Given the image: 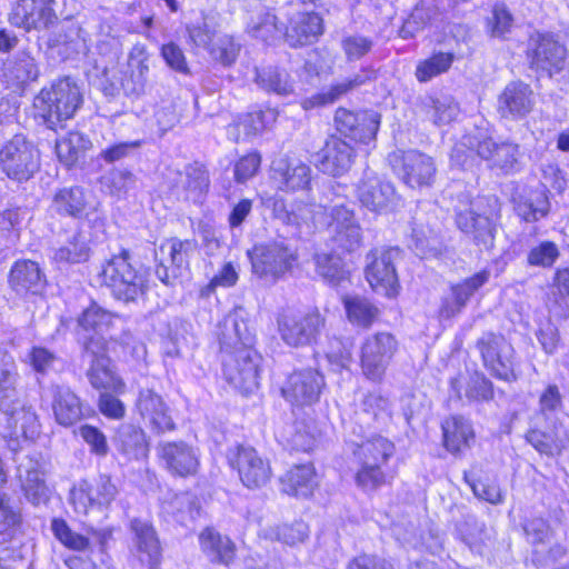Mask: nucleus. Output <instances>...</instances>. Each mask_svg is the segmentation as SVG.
I'll use <instances>...</instances> for the list:
<instances>
[{
  "label": "nucleus",
  "mask_w": 569,
  "mask_h": 569,
  "mask_svg": "<svg viewBox=\"0 0 569 569\" xmlns=\"http://www.w3.org/2000/svg\"><path fill=\"white\" fill-rule=\"evenodd\" d=\"M282 491L295 497L307 498L316 487L312 465H297L281 478Z\"/></svg>",
  "instance_id": "42"
},
{
  "label": "nucleus",
  "mask_w": 569,
  "mask_h": 569,
  "mask_svg": "<svg viewBox=\"0 0 569 569\" xmlns=\"http://www.w3.org/2000/svg\"><path fill=\"white\" fill-rule=\"evenodd\" d=\"M49 391L53 399V415L59 425L70 427L86 417L80 398L69 387L51 385Z\"/></svg>",
  "instance_id": "29"
},
{
  "label": "nucleus",
  "mask_w": 569,
  "mask_h": 569,
  "mask_svg": "<svg viewBox=\"0 0 569 569\" xmlns=\"http://www.w3.org/2000/svg\"><path fill=\"white\" fill-rule=\"evenodd\" d=\"M6 76L18 87L26 86L38 80L40 76L39 63L30 50H19L9 60Z\"/></svg>",
  "instance_id": "41"
},
{
  "label": "nucleus",
  "mask_w": 569,
  "mask_h": 569,
  "mask_svg": "<svg viewBox=\"0 0 569 569\" xmlns=\"http://www.w3.org/2000/svg\"><path fill=\"white\" fill-rule=\"evenodd\" d=\"M273 179L284 191L308 190L312 180L309 164L297 158L283 157L272 163Z\"/></svg>",
  "instance_id": "26"
},
{
  "label": "nucleus",
  "mask_w": 569,
  "mask_h": 569,
  "mask_svg": "<svg viewBox=\"0 0 569 569\" xmlns=\"http://www.w3.org/2000/svg\"><path fill=\"white\" fill-rule=\"evenodd\" d=\"M380 119V113L373 110L352 112L339 108L335 114L338 131L362 143H368L376 138Z\"/></svg>",
  "instance_id": "22"
},
{
  "label": "nucleus",
  "mask_w": 569,
  "mask_h": 569,
  "mask_svg": "<svg viewBox=\"0 0 569 569\" xmlns=\"http://www.w3.org/2000/svg\"><path fill=\"white\" fill-rule=\"evenodd\" d=\"M97 47L101 54L116 59L121 50V41L118 29L110 21L99 24Z\"/></svg>",
  "instance_id": "61"
},
{
  "label": "nucleus",
  "mask_w": 569,
  "mask_h": 569,
  "mask_svg": "<svg viewBox=\"0 0 569 569\" xmlns=\"http://www.w3.org/2000/svg\"><path fill=\"white\" fill-rule=\"evenodd\" d=\"M18 379L19 373L13 357L0 347V399H11L17 396Z\"/></svg>",
  "instance_id": "55"
},
{
  "label": "nucleus",
  "mask_w": 569,
  "mask_h": 569,
  "mask_svg": "<svg viewBox=\"0 0 569 569\" xmlns=\"http://www.w3.org/2000/svg\"><path fill=\"white\" fill-rule=\"evenodd\" d=\"M322 32V19L319 14L298 12L290 19L286 37L291 47H301L315 42Z\"/></svg>",
  "instance_id": "33"
},
{
  "label": "nucleus",
  "mask_w": 569,
  "mask_h": 569,
  "mask_svg": "<svg viewBox=\"0 0 569 569\" xmlns=\"http://www.w3.org/2000/svg\"><path fill=\"white\" fill-rule=\"evenodd\" d=\"M158 450L161 461L171 475L189 477L197 473L199 453L192 446L184 441L163 442Z\"/></svg>",
  "instance_id": "25"
},
{
  "label": "nucleus",
  "mask_w": 569,
  "mask_h": 569,
  "mask_svg": "<svg viewBox=\"0 0 569 569\" xmlns=\"http://www.w3.org/2000/svg\"><path fill=\"white\" fill-rule=\"evenodd\" d=\"M320 207L331 218L328 227L333 246L345 252L358 250L362 244L363 236L353 210L346 206L341 198H337L333 204L320 203Z\"/></svg>",
  "instance_id": "13"
},
{
  "label": "nucleus",
  "mask_w": 569,
  "mask_h": 569,
  "mask_svg": "<svg viewBox=\"0 0 569 569\" xmlns=\"http://www.w3.org/2000/svg\"><path fill=\"white\" fill-rule=\"evenodd\" d=\"M549 200L542 190L531 191L517 203L518 216L527 222L538 221L549 212Z\"/></svg>",
  "instance_id": "50"
},
{
  "label": "nucleus",
  "mask_w": 569,
  "mask_h": 569,
  "mask_svg": "<svg viewBox=\"0 0 569 569\" xmlns=\"http://www.w3.org/2000/svg\"><path fill=\"white\" fill-rule=\"evenodd\" d=\"M357 197L363 207L378 213L392 211L400 201L393 184L371 170H365L357 186Z\"/></svg>",
  "instance_id": "17"
},
{
  "label": "nucleus",
  "mask_w": 569,
  "mask_h": 569,
  "mask_svg": "<svg viewBox=\"0 0 569 569\" xmlns=\"http://www.w3.org/2000/svg\"><path fill=\"white\" fill-rule=\"evenodd\" d=\"M46 461L40 453L26 455L18 459L17 477L26 499L33 506L49 500V489L46 483Z\"/></svg>",
  "instance_id": "19"
},
{
  "label": "nucleus",
  "mask_w": 569,
  "mask_h": 569,
  "mask_svg": "<svg viewBox=\"0 0 569 569\" xmlns=\"http://www.w3.org/2000/svg\"><path fill=\"white\" fill-rule=\"evenodd\" d=\"M200 549L211 563L230 566L237 552L236 543L213 528H206L199 535Z\"/></svg>",
  "instance_id": "32"
},
{
  "label": "nucleus",
  "mask_w": 569,
  "mask_h": 569,
  "mask_svg": "<svg viewBox=\"0 0 569 569\" xmlns=\"http://www.w3.org/2000/svg\"><path fill=\"white\" fill-rule=\"evenodd\" d=\"M317 273L332 286H339L347 280V271L337 254L317 253L315 256Z\"/></svg>",
  "instance_id": "53"
},
{
  "label": "nucleus",
  "mask_w": 569,
  "mask_h": 569,
  "mask_svg": "<svg viewBox=\"0 0 569 569\" xmlns=\"http://www.w3.org/2000/svg\"><path fill=\"white\" fill-rule=\"evenodd\" d=\"M82 358L89 361L90 367L87 377L94 389H110L122 392L124 383L111 367V360L107 356V341L101 336H89L82 345Z\"/></svg>",
  "instance_id": "12"
},
{
  "label": "nucleus",
  "mask_w": 569,
  "mask_h": 569,
  "mask_svg": "<svg viewBox=\"0 0 569 569\" xmlns=\"http://www.w3.org/2000/svg\"><path fill=\"white\" fill-rule=\"evenodd\" d=\"M483 366L497 379L503 381H515L517 379L515 373V349L509 341L502 345L500 351L495 353L491 360H485Z\"/></svg>",
  "instance_id": "47"
},
{
  "label": "nucleus",
  "mask_w": 569,
  "mask_h": 569,
  "mask_svg": "<svg viewBox=\"0 0 569 569\" xmlns=\"http://www.w3.org/2000/svg\"><path fill=\"white\" fill-rule=\"evenodd\" d=\"M230 466L238 471L243 486L257 489L266 486L271 478V467L252 447L238 446L229 456Z\"/></svg>",
  "instance_id": "20"
},
{
  "label": "nucleus",
  "mask_w": 569,
  "mask_h": 569,
  "mask_svg": "<svg viewBox=\"0 0 569 569\" xmlns=\"http://www.w3.org/2000/svg\"><path fill=\"white\" fill-rule=\"evenodd\" d=\"M325 387L323 376L316 369L293 371L281 388L287 401L297 406L311 405L319 400Z\"/></svg>",
  "instance_id": "21"
},
{
  "label": "nucleus",
  "mask_w": 569,
  "mask_h": 569,
  "mask_svg": "<svg viewBox=\"0 0 569 569\" xmlns=\"http://www.w3.org/2000/svg\"><path fill=\"white\" fill-rule=\"evenodd\" d=\"M352 449L360 468L356 473V482L365 491H373L386 483L383 467L393 456L395 445L382 436L353 442Z\"/></svg>",
  "instance_id": "3"
},
{
  "label": "nucleus",
  "mask_w": 569,
  "mask_h": 569,
  "mask_svg": "<svg viewBox=\"0 0 569 569\" xmlns=\"http://www.w3.org/2000/svg\"><path fill=\"white\" fill-rule=\"evenodd\" d=\"M224 331L221 338V350L228 352L237 350V348H251L254 337L248 330L247 323L243 320H238L236 316H228L224 319Z\"/></svg>",
  "instance_id": "43"
},
{
  "label": "nucleus",
  "mask_w": 569,
  "mask_h": 569,
  "mask_svg": "<svg viewBox=\"0 0 569 569\" xmlns=\"http://www.w3.org/2000/svg\"><path fill=\"white\" fill-rule=\"evenodd\" d=\"M136 407L140 416L149 422L157 432L174 429L169 407L153 389L144 388L139 391Z\"/></svg>",
  "instance_id": "27"
},
{
  "label": "nucleus",
  "mask_w": 569,
  "mask_h": 569,
  "mask_svg": "<svg viewBox=\"0 0 569 569\" xmlns=\"http://www.w3.org/2000/svg\"><path fill=\"white\" fill-rule=\"evenodd\" d=\"M89 201L83 188L79 186L58 189L52 198V210L61 216L81 219L87 214Z\"/></svg>",
  "instance_id": "37"
},
{
  "label": "nucleus",
  "mask_w": 569,
  "mask_h": 569,
  "mask_svg": "<svg viewBox=\"0 0 569 569\" xmlns=\"http://www.w3.org/2000/svg\"><path fill=\"white\" fill-rule=\"evenodd\" d=\"M9 284L19 295H38L46 286V276L38 262L22 259L11 267Z\"/></svg>",
  "instance_id": "31"
},
{
  "label": "nucleus",
  "mask_w": 569,
  "mask_h": 569,
  "mask_svg": "<svg viewBox=\"0 0 569 569\" xmlns=\"http://www.w3.org/2000/svg\"><path fill=\"white\" fill-rule=\"evenodd\" d=\"M395 174L411 189L431 188L437 179L435 159L416 149L399 150L389 157Z\"/></svg>",
  "instance_id": "9"
},
{
  "label": "nucleus",
  "mask_w": 569,
  "mask_h": 569,
  "mask_svg": "<svg viewBox=\"0 0 569 569\" xmlns=\"http://www.w3.org/2000/svg\"><path fill=\"white\" fill-rule=\"evenodd\" d=\"M353 149L338 137H330L317 153V166L323 173L340 176L352 164Z\"/></svg>",
  "instance_id": "28"
},
{
  "label": "nucleus",
  "mask_w": 569,
  "mask_h": 569,
  "mask_svg": "<svg viewBox=\"0 0 569 569\" xmlns=\"http://www.w3.org/2000/svg\"><path fill=\"white\" fill-rule=\"evenodd\" d=\"M252 272L262 279L277 281L289 272L297 260L293 249L282 241L256 244L248 250Z\"/></svg>",
  "instance_id": "11"
},
{
  "label": "nucleus",
  "mask_w": 569,
  "mask_h": 569,
  "mask_svg": "<svg viewBox=\"0 0 569 569\" xmlns=\"http://www.w3.org/2000/svg\"><path fill=\"white\" fill-rule=\"evenodd\" d=\"M249 32L253 38L268 41L282 34L283 28L282 24L278 23V18L273 13L266 12L260 14L256 21L251 22Z\"/></svg>",
  "instance_id": "64"
},
{
  "label": "nucleus",
  "mask_w": 569,
  "mask_h": 569,
  "mask_svg": "<svg viewBox=\"0 0 569 569\" xmlns=\"http://www.w3.org/2000/svg\"><path fill=\"white\" fill-rule=\"evenodd\" d=\"M535 94L531 87L522 81H511L497 98V112L501 119L518 121L533 109Z\"/></svg>",
  "instance_id": "23"
},
{
  "label": "nucleus",
  "mask_w": 569,
  "mask_h": 569,
  "mask_svg": "<svg viewBox=\"0 0 569 569\" xmlns=\"http://www.w3.org/2000/svg\"><path fill=\"white\" fill-rule=\"evenodd\" d=\"M342 301L348 320L357 327L367 329L379 316V309L365 297L346 296Z\"/></svg>",
  "instance_id": "44"
},
{
  "label": "nucleus",
  "mask_w": 569,
  "mask_h": 569,
  "mask_svg": "<svg viewBox=\"0 0 569 569\" xmlns=\"http://www.w3.org/2000/svg\"><path fill=\"white\" fill-rule=\"evenodd\" d=\"M100 276L112 295L127 302L142 296L147 288L146 274L132 264L131 253L126 249L107 261Z\"/></svg>",
  "instance_id": "5"
},
{
  "label": "nucleus",
  "mask_w": 569,
  "mask_h": 569,
  "mask_svg": "<svg viewBox=\"0 0 569 569\" xmlns=\"http://www.w3.org/2000/svg\"><path fill=\"white\" fill-rule=\"evenodd\" d=\"M131 553L148 569H159L162 561V547L153 526L139 518L130 520Z\"/></svg>",
  "instance_id": "18"
},
{
  "label": "nucleus",
  "mask_w": 569,
  "mask_h": 569,
  "mask_svg": "<svg viewBox=\"0 0 569 569\" xmlns=\"http://www.w3.org/2000/svg\"><path fill=\"white\" fill-rule=\"evenodd\" d=\"M376 78V73L372 70H360L358 73L352 77L345 79L340 82L333 83L326 91L313 94L303 102V108H313L333 103L338 101L340 98L346 96L348 92L356 90L357 88L366 84L367 82L373 80Z\"/></svg>",
  "instance_id": "35"
},
{
  "label": "nucleus",
  "mask_w": 569,
  "mask_h": 569,
  "mask_svg": "<svg viewBox=\"0 0 569 569\" xmlns=\"http://www.w3.org/2000/svg\"><path fill=\"white\" fill-rule=\"evenodd\" d=\"M489 277L490 272L482 270L466 279L463 282L452 286V298H446L442 301L440 309L441 317L448 319L459 313L466 307L473 293L489 280Z\"/></svg>",
  "instance_id": "34"
},
{
  "label": "nucleus",
  "mask_w": 569,
  "mask_h": 569,
  "mask_svg": "<svg viewBox=\"0 0 569 569\" xmlns=\"http://www.w3.org/2000/svg\"><path fill=\"white\" fill-rule=\"evenodd\" d=\"M443 443L448 451L458 453L470 447L475 438L472 426L469 420L460 416L446 419L441 425Z\"/></svg>",
  "instance_id": "40"
},
{
  "label": "nucleus",
  "mask_w": 569,
  "mask_h": 569,
  "mask_svg": "<svg viewBox=\"0 0 569 569\" xmlns=\"http://www.w3.org/2000/svg\"><path fill=\"white\" fill-rule=\"evenodd\" d=\"M179 184L187 192V199L189 196L198 198L209 187L208 172L201 164H189L179 173Z\"/></svg>",
  "instance_id": "52"
},
{
  "label": "nucleus",
  "mask_w": 569,
  "mask_h": 569,
  "mask_svg": "<svg viewBox=\"0 0 569 569\" xmlns=\"http://www.w3.org/2000/svg\"><path fill=\"white\" fill-rule=\"evenodd\" d=\"M240 52V44L231 36H219L209 48L211 58L224 67L234 63Z\"/></svg>",
  "instance_id": "60"
},
{
  "label": "nucleus",
  "mask_w": 569,
  "mask_h": 569,
  "mask_svg": "<svg viewBox=\"0 0 569 569\" xmlns=\"http://www.w3.org/2000/svg\"><path fill=\"white\" fill-rule=\"evenodd\" d=\"M148 72L146 47L136 44L131 49L127 67L120 71L121 76L119 78L116 77L114 71L103 67L99 79V88L104 96L110 98L119 94L120 90L127 97L137 98L146 92Z\"/></svg>",
  "instance_id": "4"
},
{
  "label": "nucleus",
  "mask_w": 569,
  "mask_h": 569,
  "mask_svg": "<svg viewBox=\"0 0 569 569\" xmlns=\"http://www.w3.org/2000/svg\"><path fill=\"white\" fill-rule=\"evenodd\" d=\"M81 103L79 87L70 77H66L54 81L50 88H43L36 96L33 107L47 128L57 130L74 116Z\"/></svg>",
  "instance_id": "2"
},
{
  "label": "nucleus",
  "mask_w": 569,
  "mask_h": 569,
  "mask_svg": "<svg viewBox=\"0 0 569 569\" xmlns=\"http://www.w3.org/2000/svg\"><path fill=\"white\" fill-rule=\"evenodd\" d=\"M112 441L116 450L127 460L146 458L149 451L143 430L131 423L121 425Z\"/></svg>",
  "instance_id": "36"
},
{
  "label": "nucleus",
  "mask_w": 569,
  "mask_h": 569,
  "mask_svg": "<svg viewBox=\"0 0 569 569\" xmlns=\"http://www.w3.org/2000/svg\"><path fill=\"white\" fill-rule=\"evenodd\" d=\"M493 395V385L483 373L475 372L469 377L465 389V396L469 401H490Z\"/></svg>",
  "instance_id": "62"
},
{
  "label": "nucleus",
  "mask_w": 569,
  "mask_h": 569,
  "mask_svg": "<svg viewBox=\"0 0 569 569\" xmlns=\"http://www.w3.org/2000/svg\"><path fill=\"white\" fill-rule=\"evenodd\" d=\"M309 529L303 521H296L292 525H281L270 528L269 537L289 546H296L308 538Z\"/></svg>",
  "instance_id": "63"
},
{
  "label": "nucleus",
  "mask_w": 569,
  "mask_h": 569,
  "mask_svg": "<svg viewBox=\"0 0 569 569\" xmlns=\"http://www.w3.org/2000/svg\"><path fill=\"white\" fill-rule=\"evenodd\" d=\"M397 349L398 342L389 332H377L367 337L360 353L365 377L373 382H380Z\"/></svg>",
  "instance_id": "15"
},
{
  "label": "nucleus",
  "mask_w": 569,
  "mask_h": 569,
  "mask_svg": "<svg viewBox=\"0 0 569 569\" xmlns=\"http://www.w3.org/2000/svg\"><path fill=\"white\" fill-rule=\"evenodd\" d=\"M277 327L280 339L287 346L301 348L317 342L325 327V318L318 309H284L277 317Z\"/></svg>",
  "instance_id": "8"
},
{
  "label": "nucleus",
  "mask_w": 569,
  "mask_h": 569,
  "mask_svg": "<svg viewBox=\"0 0 569 569\" xmlns=\"http://www.w3.org/2000/svg\"><path fill=\"white\" fill-rule=\"evenodd\" d=\"M159 250L168 252L171 264L177 269L187 268L190 256L197 250V241L193 239L180 240L173 238L162 243Z\"/></svg>",
  "instance_id": "58"
},
{
  "label": "nucleus",
  "mask_w": 569,
  "mask_h": 569,
  "mask_svg": "<svg viewBox=\"0 0 569 569\" xmlns=\"http://www.w3.org/2000/svg\"><path fill=\"white\" fill-rule=\"evenodd\" d=\"M455 56L448 52H438L432 57L422 60L416 68V77L420 82H427L449 70Z\"/></svg>",
  "instance_id": "57"
},
{
  "label": "nucleus",
  "mask_w": 569,
  "mask_h": 569,
  "mask_svg": "<svg viewBox=\"0 0 569 569\" xmlns=\"http://www.w3.org/2000/svg\"><path fill=\"white\" fill-rule=\"evenodd\" d=\"M266 117L267 113L263 111L247 113L241 117L237 123L229 126L228 134H234L236 141L240 139L241 133L243 134V138L256 136L262 132L266 128Z\"/></svg>",
  "instance_id": "59"
},
{
  "label": "nucleus",
  "mask_w": 569,
  "mask_h": 569,
  "mask_svg": "<svg viewBox=\"0 0 569 569\" xmlns=\"http://www.w3.org/2000/svg\"><path fill=\"white\" fill-rule=\"evenodd\" d=\"M114 318L117 317L93 303L82 312L78 323L87 331L92 330L94 332L92 336L104 338L103 335L112 326Z\"/></svg>",
  "instance_id": "54"
},
{
  "label": "nucleus",
  "mask_w": 569,
  "mask_h": 569,
  "mask_svg": "<svg viewBox=\"0 0 569 569\" xmlns=\"http://www.w3.org/2000/svg\"><path fill=\"white\" fill-rule=\"evenodd\" d=\"M563 396L556 383H548L538 396V408L531 419L527 441L540 453L559 455L569 443V429L560 419Z\"/></svg>",
  "instance_id": "1"
},
{
  "label": "nucleus",
  "mask_w": 569,
  "mask_h": 569,
  "mask_svg": "<svg viewBox=\"0 0 569 569\" xmlns=\"http://www.w3.org/2000/svg\"><path fill=\"white\" fill-rule=\"evenodd\" d=\"M479 158L486 160L491 168H498L505 172L512 171L519 158V146L510 141L497 143L492 138H485L476 147Z\"/></svg>",
  "instance_id": "30"
},
{
  "label": "nucleus",
  "mask_w": 569,
  "mask_h": 569,
  "mask_svg": "<svg viewBox=\"0 0 569 569\" xmlns=\"http://www.w3.org/2000/svg\"><path fill=\"white\" fill-rule=\"evenodd\" d=\"M90 141L80 132H70L56 143L57 156L66 167H72L80 158L84 156Z\"/></svg>",
  "instance_id": "48"
},
{
  "label": "nucleus",
  "mask_w": 569,
  "mask_h": 569,
  "mask_svg": "<svg viewBox=\"0 0 569 569\" xmlns=\"http://www.w3.org/2000/svg\"><path fill=\"white\" fill-rule=\"evenodd\" d=\"M0 169L13 181H28L40 169V152L26 136L14 134L0 147Z\"/></svg>",
  "instance_id": "7"
},
{
  "label": "nucleus",
  "mask_w": 569,
  "mask_h": 569,
  "mask_svg": "<svg viewBox=\"0 0 569 569\" xmlns=\"http://www.w3.org/2000/svg\"><path fill=\"white\" fill-rule=\"evenodd\" d=\"M423 110L437 126L448 124L459 114V106L452 97H427Z\"/></svg>",
  "instance_id": "45"
},
{
  "label": "nucleus",
  "mask_w": 569,
  "mask_h": 569,
  "mask_svg": "<svg viewBox=\"0 0 569 569\" xmlns=\"http://www.w3.org/2000/svg\"><path fill=\"white\" fill-rule=\"evenodd\" d=\"M69 502L72 505L77 513L87 515L90 509H102L104 506L100 503L99 492L92 480H80L72 487L69 495Z\"/></svg>",
  "instance_id": "49"
},
{
  "label": "nucleus",
  "mask_w": 569,
  "mask_h": 569,
  "mask_svg": "<svg viewBox=\"0 0 569 569\" xmlns=\"http://www.w3.org/2000/svg\"><path fill=\"white\" fill-rule=\"evenodd\" d=\"M90 257V247L87 238L81 232H77L67 242V244L58 248L53 252V259L57 262L80 263Z\"/></svg>",
  "instance_id": "51"
},
{
  "label": "nucleus",
  "mask_w": 569,
  "mask_h": 569,
  "mask_svg": "<svg viewBox=\"0 0 569 569\" xmlns=\"http://www.w3.org/2000/svg\"><path fill=\"white\" fill-rule=\"evenodd\" d=\"M51 531L56 539L68 549L86 551L90 547L89 539L74 532L62 518H53L51 520Z\"/></svg>",
  "instance_id": "56"
},
{
  "label": "nucleus",
  "mask_w": 569,
  "mask_h": 569,
  "mask_svg": "<svg viewBox=\"0 0 569 569\" xmlns=\"http://www.w3.org/2000/svg\"><path fill=\"white\" fill-rule=\"evenodd\" d=\"M11 399H0V410L8 416V425L26 438H32L38 433V417L31 407H27Z\"/></svg>",
  "instance_id": "38"
},
{
  "label": "nucleus",
  "mask_w": 569,
  "mask_h": 569,
  "mask_svg": "<svg viewBox=\"0 0 569 569\" xmlns=\"http://www.w3.org/2000/svg\"><path fill=\"white\" fill-rule=\"evenodd\" d=\"M62 18L59 0H18L9 13V22L28 32L49 31Z\"/></svg>",
  "instance_id": "10"
},
{
  "label": "nucleus",
  "mask_w": 569,
  "mask_h": 569,
  "mask_svg": "<svg viewBox=\"0 0 569 569\" xmlns=\"http://www.w3.org/2000/svg\"><path fill=\"white\" fill-rule=\"evenodd\" d=\"M483 366L497 379L503 381H515L517 379L515 373V349L509 341L502 345L500 351L495 353L491 360H485Z\"/></svg>",
  "instance_id": "46"
},
{
  "label": "nucleus",
  "mask_w": 569,
  "mask_h": 569,
  "mask_svg": "<svg viewBox=\"0 0 569 569\" xmlns=\"http://www.w3.org/2000/svg\"><path fill=\"white\" fill-rule=\"evenodd\" d=\"M254 83L268 93L287 97L295 91V81L289 72L277 66L254 68Z\"/></svg>",
  "instance_id": "39"
},
{
  "label": "nucleus",
  "mask_w": 569,
  "mask_h": 569,
  "mask_svg": "<svg viewBox=\"0 0 569 569\" xmlns=\"http://www.w3.org/2000/svg\"><path fill=\"white\" fill-rule=\"evenodd\" d=\"M400 254L398 248L376 249L368 253L366 278L376 292L389 298L398 295L400 284L395 263Z\"/></svg>",
  "instance_id": "16"
},
{
  "label": "nucleus",
  "mask_w": 569,
  "mask_h": 569,
  "mask_svg": "<svg viewBox=\"0 0 569 569\" xmlns=\"http://www.w3.org/2000/svg\"><path fill=\"white\" fill-rule=\"evenodd\" d=\"M223 375L227 381L243 393H251L259 387L260 357L252 348H237L223 352Z\"/></svg>",
  "instance_id": "14"
},
{
  "label": "nucleus",
  "mask_w": 569,
  "mask_h": 569,
  "mask_svg": "<svg viewBox=\"0 0 569 569\" xmlns=\"http://www.w3.org/2000/svg\"><path fill=\"white\" fill-rule=\"evenodd\" d=\"M456 224L480 252H490L495 247L497 223L488 216L477 213L473 209L456 212Z\"/></svg>",
  "instance_id": "24"
},
{
  "label": "nucleus",
  "mask_w": 569,
  "mask_h": 569,
  "mask_svg": "<svg viewBox=\"0 0 569 569\" xmlns=\"http://www.w3.org/2000/svg\"><path fill=\"white\" fill-rule=\"evenodd\" d=\"M525 53L531 71L551 78L565 69L568 49L559 36L536 31L528 38Z\"/></svg>",
  "instance_id": "6"
}]
</instances>
